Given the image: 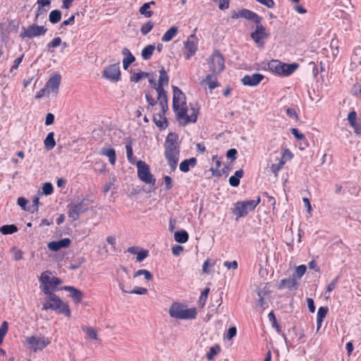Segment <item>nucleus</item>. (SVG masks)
<instances>
[{
  "instance_id": "nucleus-1",
  "label": "nucleus",
  "mask_w": 361,
  "mask_h": 361,
  "mask_svg": "<svg viewBox=\"0 0 361 361\" xmlns=\"http://www.w3.org/2000/svg\"><path fill=\"white\" fill-rule=\"evenodd\" d=\"M172 108L176 113V118L181 126H185L196 122L198 109L192 105L190 109L188 108L185 95L176 86H173Z\"/></svg>"
},
{
  "instance_id": "nucleus-2",
  "label": "nucleus",
  "mask_w": 361,
  "mask_h": 361,
  "mask_svg": "<svg viewBox=\"0 0 361 361\" xmlns=\"http://www.w3.org/2000/svg\"><path fill=\"white\" fill-rule=\"evenodd\" d=\"M164 155L169 166L174 171L176 169L180 156V142L176 133H170L166 139Z\"/></svg>"
},
{
  "instance_id": "nucleus-3",
  "label": "nucleus",
  "mask_w": 361,
  "mask_h": 361,
  "mask_svg": "<svg viewBox=\"0 0 361 361\" xmlns=\"http://www.w3.org/2000/svg\"><path fill=\"white\" fill-rule=\"evenodd\" d=\"M42 305V310H52L58 314H63L68 317L71 316L68 305L61 300L55 293L46 295Z\"/></svg>"
},
{
  "instance_id": "nucleus-4",
  "label": "nucleus",
  "mask_w": 361,
  "mask_h": 361,
  "mask_svg": "<svg viewBox=\"0 0 361 361\" xmlns=\"http://www.w3.org/2000/svg\"><path fill=\"white\" fill-rule=\"evenodd\" d=\"M169 78L164 68L162 67L159 70V77L157 85L155 87V90L158 94L159 106L161 107L164 111L169 109L167 93L164 88L165 86L169 85Z\"/></svg>"
},
{
  "instance_id": "nucleus-5",
  "label": "nucleus",
  "mask_w": 361,
  "mask_h": 361,
  "mask_svg": "<svg viewBox=\"0 0 361 361\" xmlns=\"http://www.w3.org/2000/svg\"><path fill=\"white\" fill-rule=\"evenodd\" d=\"M169 315L176 319H192L197 317V312L195 307L187 308L185 305L179 302H173L169 310Z\"/></svg>"
},
{
  "instance_id": "nucleus-6",
  "label": "nucleus",
  "mask_w": 361,
  "mask_h": 361,
  "mask_svg": "<svg viewBox=\"0 0 361 361\" xmlns=\"http://www.w3.org/2000/svg\"><path fill=\"white\" fill-rule=\"evenodd\" d=\"M260 197H257L256 200H250L246 201L237 202L233 209V213L237 217H243L246 216L250 212L254 210L260 202Z\"/></svg>"
},
{
  "instance_id": "nucleus-7",
  "label": "nucleus",
  "mask_w": 361,
  "mask_h": 361,
  "mask_svg": "<svg viewBox=\"0 0 361 361\" xmlns=\"http://www.w3.org/2000/svg\"><path fill=\"white\" fill-rule=\"evenodd\" d=\"M135 164L137 169V176L140 180L147 184L154 185L156 179L151 173L149 166L143 161H137Z\"/></svg>"
},
{
  "instance_id": "nucleus-8",
  "label": "nucleus",
  "mask_w": 361,
  "mask_h": 361,
  "mask_svg": "<svg viewBox=\"0 0 361 361\" xmlns=\"http://www.w3.org/2000/svg\"><path fill=\"white\" fill-rule=\"evenodd\" d=\"M22 30L23 31L20 33V37L22 39H30L43 36L47 32V29L43 25L32 24L27 27H23Z\"/></svg>"
},
{
  "instance_id": "nucleus-9",
  "label": "nucleus",
  "mask_w": 361,
  "mask_h": 361,
  "mask_svg": "<svg viewBox=\"0 0 361 361\" xmlns=\"http://www.w3.org/2000/svg\"><path fill=\"white\" fill-rule=\"evenodd\" d=\"M39 288L42 292H43L45 295L54 294L56 289L54 288L52 283V276L51 271H46L42 272L39 278Z\"/></svg>"
},
{
  "instance_id": "nucleus-10",
  "label": "nucleus",
  "mask_w": 361,
  "mask_h": 361,
  "mask_svg": "<svg viewBox=\"0 0 361 361\" xmlns=\"http://www.w3.org/2000/svg\"><path fill=\"white\" fill-rule=\"evenodd\" d=\"M224 59L219 51H215L211 56L209 71L214 75H218L224 71Z\"/></svg>"
},
{
  "instance_id": "nucleus-11",
  "label": "nucleus",
  "mask_w": 361,
  "mask_h": 361,
  "mask_svg": "<svg viewBox=\"0 0 361 361\" xmlns=\"http://www.w3.org/2000/svg\"><path fill=\"white\" fill-rule=\"evenodd\" d=\"M26 342L34 352H37L45 348L51 343V339L45 336H32L27 338Z\"/></svg>"
},
{
  "instance_id": "nucleus-12",
  "label": "nucleus",
  "mask_w": 361,
  "mask_h": 361,
  "mask_svg": "<svg viewBox=\"0 0 361 361\" xmlns=\"http://www.w3.org/2000/svg\"><path fill=\"white\" fill-rule=\"evenodd\" d=\"M67 207L68 215L73 221L78 220L80 214L87 210V205L85 203V200H81L77 204H69Z\"/></svg>"
},
{
  "instance_id": "nucleus-13",
  "label": "nucleus",
  "mask_w": 361,
  "mask_h": 361,
  "mask_svg": "<svg viewBox=\"0 0 361 361\" xmlns=\"http://www.w3.org/2000/svg\"><path fill=\"white\" fill-rule=\"evenodd\" d=\"M103 75L111 82H118L121 80V71L118 63L111 64L104 68Z\"/></svg>"
},
{
  "instance_id": "nucleus-14",
  "label": "nucleus",
  "mask_w": 361,
  "mask_h": 361,
  "mask_svg": "<svg viewBox=\"0 0 361 361\" xmlns=\"http://www.w3.org/2000/svg\"><path fill=\"white\" fill-rule=\"evenodd\" d=\"M286 158L291 159L293 158V154L288 149L284 150L283 153L280 157L276 158V163L271 164L270 166V170L274 174L276 178L278 177L279 171L283 168L286 163L284 160Z\"/></svg>"
},
{
  "instance_id": "nucleus-15",
  "label": "nucleus",
  "mask_w": 361,
  "mask_h": 361,
  "mask_svg": "<svg viewBox=\"0 0 361 361\" xmlns=\"http://www.w3.org/2000/svg\"><path fill=\"white\" fill-rule=\"evenodd\" d=\"M197 38L195 35H191L188 37L184 44V48L185 49L184 57L186 60H189L191 56L196 53L197 49Z\"/></svg>"
},
{
  "instance_id": "nucleus-16",
  "label": "nucleus",
  "mask_w": 361,
  "mask_h": 361,
  "mask_svg": "<svg viewBox=\"0 0 361 361\" xmlns=\"http://www.w3.org/2000/svg\"><path fill=\"white\" fill-rule=\"evenodd\" d=\"M269 36L266 28L262 25L261 22L256 24V28L254 32L251 33V37L258 44H262V39Z\"/></svg>"
},
{
  "instance_id": "nucleus-17",
  "label": "nucleus",
  "mask_w": 361,
  "mask_h": 361,
  "mask_svg": "<svg viewBox=\"0 0 361 361\" xmlns=\"http://www.w3.org/2000/svg\"><path fill=\"white\" fill-rule=\"evenodd\" d=\"M264 79V75L260 73H253L246 75L242 79L241 82L244 85L255 87L259 85Z\"/></svg>"
},
{
  "instance_id": "nucleus-18",
  "label": "nucleus",
  "mask_w": 361,
  "mask_h": 361,
  "mask_svg": "<svg viewBox=\"0 0 361 361\" xmlns=\"http://www.w3.org/2000/svg\"><path fill=\"white\" fill-rule=\"evenodd\" d=\"M61 78L60 75H54L47 82L45 85L46 90H48L50 93L57 94L59 92V85L61 84Z\"/></svg>"
},
{
  "instance_id": "nucleus-19",
  "label": "nucleus",
  "mask_w": 361,
  "mask_h": 361,
  "mask_svg": "<svg viewBox=\"0 0 361 361\" xmlns=\"http://www.w3.org/2000/svg\"><path fill=\"white\" fill-rule=\"evenodd\" d=\"M160 110L158 113H154L153 116V121L154 123L160 129H165L167 127V121L165 117V113L168 111H164L161 107L159 106Z\"/></svg>"
},
{
  "instance_id": "nucleus-20",
  "label": "nucleus",
  "mask_w": 361,
  "mask_h": 361,
  "mask_svg": "<svg viewBox=\"0 0 361 361\" xmlns=\"http://www.w3.org/2000/svg\"><path fill=\"white\" fill-rule=\"evenodd\" d=\"M71 243V241L69 238H65L58 241H51L49 243L47 247L51 251L57 252L61 248H66L69 247Z\"/></svg>"
},
{
  "instance_id": "nucleus-21",
  "label": "nucleus",
  "mask_w": 361,
  "mask_h": 361,
  "mask_svg": "<svg viewBox=\"0 0 361 361\" xmlns=\"http://www.w3.org/2000/svg\"><path fill=\"white\" fill-rule=\"evenodd\" d=\"M241 14L240 16H242V18L251 20L252 22L255 23V24H258L259 22H262V18L258 16L256 13L246 9V8H242L241 9Z\"/></svg>"
},
{
  "instance_id": "nucleus-22",
  "label": "nucleus",
  "mask_w": 361,
  "mask_h": 361,
  "mask_svg": "<svg viewBox=\"0 0 361 361\" xmlns=\"http://www.w3.org/2000/svg\"><path fill=\"white\" fill-rule=\"evenodd\" d=\"M279 288V289L287 288L289 290H296L298 288L297 279L293 276L292 278L283 279L280 282Z\"/></svg>"
},
{
  "instance_id": "nucleus-23",
  "label": "nucleus",
  "mask_w": 361,
  "mask_h": 361,
  "mask_svg": "<svg viewBox=\"0 0 361 361\" xmlns=\"http://www.w3.org/2000/svg\"><path fill=\"white\" fill-rule=\"evenodd\" d=\"M197 164V159L195 157H191L181 161L179 164V169L184 173L190 171V167L193 168Z\"/></svg>"
},
{
  "instance_id": "nucleus-24",
  "label": "nucleus",
  "mask_w": 361,
  "mask_h": 361,
  "mask_svg": "<svg viewBox=\"0 0 361 361\" xmlns=\"http://www.w3.org/2000/svg\"><path fill=\"white\" fill-rule=\"evenodd\" d=\"M63 289L70 292L71 298L75 302H80L83 297V293L73 286H64Z\"/></svg>"
},
{
  "instance_id": "nucleus-25",
  "label": "nucleus",
  "mask_w": 361,
  "mask_h": 361,
  "mask_svg": "<svg viewBox=\"0 0 361 361\" xmlns=\"http://www.w3.org/2000/svg\"><path fill=\"white\" fill-rule=\"evenodd\" d=\"M119 288L122 290L123 293H133L137 295H146L148 293V290L146 288L142 287H135L132 290H128L125 289V286L123 283L119 282L118 283Z\"/></svg>"
},
{
  "instance_id": "nucleus-26",
  "label": "nucleus",
  "mask_w": 361,
  "mask_h": 361,
  "mask_svg": "<svg viewBox=\"0 0 361 361\" xmlns=\"http://www.w3.org/2000/svg\"><path fill=\"white\" fill-rule=\"evenodd\" d=\"M360 65H361V48L357 47L351 56V68H356Z\"/></svg>"
},
{
  "instance_id": "nucleus-27",
  "label": "nucleus",
  "mask_w": 361,
  "mask_h": 361,
  "mask_svg": "<svg viewBox=\"0 0 361 361\" xmlns=\"http://www.w3.org/2000/svg\"><path fill=\"white\" fill-rule=\"evenodd\" d=\"M202 83L207 85L208 88L210 90H212L219 86V83L216 78L214 77V74H207L205 78L202 80Z\"/></svg>"
},
{
  "instance_id": "nucleus-28",
  "label": "nucleus",
  "mask_w": 361,
  "mask_h": 361,
  "mask_svg": "<svg viewBox=\"0 0 361 361\" xmlns=\"http://www.w3.org/2000/svg\"><path fill=\"white\" fill-rule=\"evenodd\" d=\"M298 67V65L297 63L287 64V63H282L280 75H282V76L290 75L296 70V68Z\"/></svg>"
},
{
  "instance_id": "nucleus-29",
  "label": "nucleus",
  "mask_w": 361,
  "mask_h": 361,
  "mask_svg": "<svg viewBox=\"0 0 361 361\" xmlns=\"http://www.w3.org/2000/svg\"><path fill=\"white\" fill-rule=\"evenodd\" d=\"M102 155L106 156L111 165H114L116 161V151L112 148H102L101 150Z\"/></svg>"
},
{
  "instance_id": "nucleus-30",
  "label": "nucleus",
  "mask_w": 361,
  "mask_h": 361,
  "mask_svg": "<svg viewBox=\"0 0 361 361\" xmlns=\"http://www.w3.org/2000/svg\"><path fill=\"white\" fill-rule=\"evenodd\" d=\"M178 29L176 26L171 27L162 36L161 41L170 42L178 34Z\"/></svg>"
},
{
  "instance_id": "nucleus-31",
  "label": "nucleus",
  "mask_w": 361,
  "mask_h": 361,
  "mask_svg": "<svg viewBox=\"0 0 361 361\" xmlns=\"http://www.w3.org/2000/svg\"><path fill=\"white\" fill-rule=\"evenodd\" d=\"M244 171L243 169L238 170L234 175L229 178V184L233 187H237L240 184V179L243 176Z\"/></svg>"
},
{
  "instance_id": "nucleus-32",
  "label": "nucleus",
  "mask_w": 361,
  "mask_h": 361,
  "mask_svg": "<svg viewBox=\"0 0 361 361\" xmlns=\"http://www.w3.org/2000/svg\"><path fill=\"white\" fill-rule=\"evenodd\" d=\"M54 137V133L50 132L48 133L44 141V147L48 150L52 149L56 146V142Z\"/></svg>"
},
{
  "instance_id": "nucleus-33",
  "label": "nucleus",
  "mask_w": 361,
  "mask_h": 361,
  "mask_svg": "<svg viewBox=\"0 0 361 361\" xmlns=\"http://www.w3.org/2000/svg\"><path fill=\"white\" fill-rule=\"evenodd\" d=\"M155 2L152 1L148 3L144 4L139 9L140 14L145 16L146 18H149L153 15V12L149 10L151 5H154Z\"/></svg>"
},
{
  "instance_id": "nucleus-34",
  "label": "nucleus",
  "mask_w": 361,
  "mask_h": 361,
  "mask_svg": "<svg viewBox=\"0 0 361 361\" xmlns=\"http://www.w3.org/2000/svg\"><path fill=\"white\" fill-rule=\"evenodd\" d=\"M188 233L184 230L176 231L174 233V239L177 243H185L188 240Z\"/></svg>"
},
{
  "instance_id": "nucleus-35",
  "label": "nucleus",
  "mask_w": 361,
  "mask_h": 361,
  "mask_svg": "<svg viewBox=\"0 0 361 361\" xmlns=\"http://www.w3.org/2000/svg\"><path fill=\"white\" fill-rule=\"evenodd\" d=\"M155 49V46L153 44H149L146 46L141 52V56L144 60H149L151 59L152 56Z\"/></svg>"
},
{
  "instance_id": "nucleus-36",
  "label": "nucleus",
  "mask_w": 361,
  "mask_h": 361,
  "mask_svg": "<svg viewBox=\"0 0 361 361\" xmlns=\"http://www.w3.org/2000/svg\"><path fill=\"white\" fill-rule=\"evenodd\" d=\"M213 160L215 161V166H212L210 169L212 175L213 176L221 177L223 176V173L219 169L221 166V161L217 158V157L215 156L213 157Z\"/></svg>"
},
{
  "instance_id": "nucleus-37",
  "label": "nucleus",
  "mask_w": 361,
  "mask_h": 361,
  "mask_svg": "<svg viewBox=\"0 0 361 361\" xmlns=\"http://www.w3.org/2000/svg\"><path fill=\"white\" fill-rule=\"evenodd\" d=\"M282 66V63H281L278 60H271L268 63L269 69L272 72L277 75H280L281 68Z\"/></svg>"
},
{
  "instance_id": "nucleus-38",
  "label": "nucleus",
  "mask_w": 361,
  "mask_h": 361,
  "mask_svg": "<svg viewBox=\"0 0 361 361\" xmlns=\"http://www.w3.org/2000/svg\"><path fill=\"white\" fill-rule=\"evenodd\" d=\"M268 318H269V322L271 323V326L272 327H274V329H276V331L281 334L283 338L286 340V335L285 334L283 333H281V328L279 326V325L278 324L277 322H276V317L274 314L273 312H271L268 314Z\"/></svg>"
},
{
  "instance_id": "nucleus-39",
  "label": "nucleus",
  "mask_w": 361,
  "mask_h": 361,
  "mask_svg": "<svg viewBox=\"0 0 361 361\" xmlns=\"http://www.w3.org/2000/svg\"><path fill=\"white\" fill-rule=\"evenodd\" d=\"M18 231V227L14 224L4 225L0 228V232L4 235L13 234Z\"/></svg>"
},
{
  "instance_id": "nucleus-40",
  "label": "nucleus",
  "mask_w": 361,
  "mask_h": 361,
  "mask_svg": "<svg viewBox=\"0 0 361 361\" xmlns=\"http://www.w3.org/2000/svg\"><path fill=\"white\" fill-rule=\"evenodd\" d=\"M61 19V12L59 10H53L50 12L49 20L52 24L59 23Z\"/></svg>"
},
{
  "instance_id": "nucleus-41",
  "label": "nucleus",
  "mask_w": 361,
  "mask_h": 361,
  "mask_svg": "<svg viewBox=\"0 0 361 361\" xmlns=\"http://www.w3.org/2000/svg\"><path fill=\"white\" fill-rule=\"evenodd\" d=\"M221 350L220 346L219 345H216L212 346L209 348V351L207 353L206 357L208 360H213L214 357Z\"/></svg>"
},
{
  "instance_id": "nucleus-42",
  "label": "nucleus",
  "mask_w": 361,
  "mask_h": 361,
  "mask_svg": "<svg viewBox=\"0 0 361 361\" xmlns=\"http://www.w3.org/2000/svg\"><path fill=\"white\" fill-rule=\"evenodd\" d=\"M151 75V73H146L143 71H140L138 73H134V75L130 78V80L134 82H138L142 78H147Z\"/></svg>"
},
{
  "instance_id": "nucleus-43",
  "label": "nucleus",
  "mask_w": 361,
  "mask_h": 361,
  "mask_svg": "<svg viewBox=\"0 0 361 361\" xmlns=\"http://www.w3.org/2000/svg\"><path fill=\"white\" fill-rule=\"evenodd\" d=\"M154 26V23L149 20L142 25L140 32L142 34V35H147L152 30Z\"/></svg>"
},
{
  "instance_id": "nucleus-44",
  "label": "nucleus",
  "mask_w": 361,
  "mask_h": 361,
  "mask_svg": "<svg viewBox=\"0 0 361 361\" xmlns=\"http://www.w3.org/2000/svg\"><path fill=\"white\" fill-rule=\"evenodd\" d=\"M126 149L128 161L133 164H135V158L133 157V152L131 143H128L126 145Z\"/></svg>"
},
{
  "instance_id": "nucleus-45",
  "label": "nucleus",
  "mask_w": 361,
  "mask_h": 361,
  "mask_svg": "<svg viewBox=\"0 0 361 361\" xmlns=\"http://www.w3.org/2000/svg\"><path fill=\"white\" fill-rule=\"evenodd\" d=\"M122 54L123 55V59L130 63L135 61V58L132 54L128 48H123L122 50Z\"/></svg>"
},
{
  "instance_id": "nucleus-46",
  "label": "nucleus",
  "mask_w": 361,
  "mask_h": 361,
  "mask_svg": "<svg viewBox=\"0 0 361 361\" xmlns=\"http://www.w3.org/2000/svg\"><path fill=\"white\" fill-rule=\"evenodd\" d=\"M141 275H144L145 278L147 281H150L152 279V274L146 269H139L136 272H135L133 277L136 278Z\"/></svg>"
},
{
  "instance_id": "nucleus-47",
  "label": "nucleus",
  "mask_w": 361,
  "mask_h": 361,
  "mask_svg": "<svg viewBox=\"0 0 361 361\" xmlns=\"http://www.w3.org/2000/svg\"><path fill=\"white\" fill-rule=\"evenodd\" d=\"M306 270L307 267L305 265L302 264L298 266L295 268V274L293 276H295V279H300L305 274Z\"/></svg>"
},
{
  "instance_id": "nucleus-48",
  "label": "nucleus",
  "mask_w": 361,
  "mask_h": 361,
  "mask_svg": "<svg viewBox=\"0 0 361 361\" xmlns=\"http://www.w3.org/2000/svg\"><path fill=\"white\" fill-rule=\"evenodd\" d=\"M82 330L90 338L94 339L95 341L98 340L97 331L93 328L87 326L85 328H82Z\"/></svg>"
},
{
  "instance_id": "nucleus-49",
  "label": "nucleus",
  "mask_w": 361,
  "mask_h": 361,
  "mask_svg": "<svg viewBox=\"0 0 361 361\" xmlns=\"http://www.w3.org/2000/svg\"><path fill=\"white\" fill-rule=\"evenodd\" d=\"M42 192L45 195H49L53 193L54 187L49 182L44 183L42 187Z\"/></svg>"
},
{
  "instance_id": "nucleus-50",
  "label": "nucleus",
  "mask_w": 361,
  "mask_h": 361,
  "mask_svg": "<svg viewBox=\"0 0 361 361\" xmlns=\"http://www.w3.org/2000/svg\"><path fill=\"white\" fill-rule=\"evenodd\" d=\"M328 310L329 309L327 307H320L317 312V319L319 321H323L328 312Z\"/></svg>"
},
{
  "instance_id": "nucleus-51",
  "label": "nucleus",
  "mask_w": 361,
  "mask_h": 361,
  "mask_svg": "<svg viewBox=\"0 0 361 361\" xmlns=\"http://www.w3.org/2000/svg\"><path fill=\"white\" fill-rule=\"evenodd\" d=\"M8 322H3L0 327V344L3 342L4 338L8 331Z\"/></svg>"
},
{
  "instance_id": "nucleus-52",
  "label": "nucleus",
  "mask_w": 361,
  "mask_h": 361,
  "mask_svg": "<svg viewBox=\"0 0 361 361\" xmlns=\"http://www.w3.org/2000/svg\"><path fill=\"white\" fill-rule=\"evenodd\" d=\"M51 93L49 92V90H46V86H44V88H42V90H40L39 91H38L37 92V94L35 95V98L39 99L42 98L44 96L49 97V95Z\"/></svg>"
},
{
  "instance_id": "nucleus-53",
  "label": "nucleus",
  "mask_w": 361,
  "mask_h": 361,
  "mask_svg": "<svg viewBox=\"0 0 361 361\" xmlns=\"http://www.w3.org/2000/svg\"><path fill=\"white\" fill-rule=\"evenodd\" d=\"M32 206L31 212L34 213L38 211V205L39 204V196H34L32 197Z\"/></svg>"
},
{
  "instance_id": "nucleus-54",
  "label": "nucleus",
  "mask_w": 361,
  "mask_h": 361,
  "mask_svg": "<svg viewBox=\"0 0 361 361\" xmlns=\"http://www.w3.org/2000/svg\"><path fill=\"white\" fill-rule=\"evenodd\" d=\"M356 112L353 111H350L348 115V120L350 126H355L356 123Z\"/></svg>"
},
{
  "instance_id": "nucleus-55",
  "label": "nucleus",
  "mask_w": 361,
  "mask_h": 361,
  "mask_svg": "<svg viewBox=\"0 0 361 361\" xmlns=\"http://www.w3.org/2000/svg\"><path fill=\"white\" fill-rule=\"evenodd\" d=\"M145 98L147 101V102L149 103V104L152 106V107H154V106H156L157 104L159 105V101H158V99L157 100H155L152 96L151 94H149V93H146L145 94Z\"/></svg>"
},
{
  "instance_id": "nucleus-56",
  "label": "nucleus",
  "mask_w": 361,
  "mask_h": 361,
  "mask_svg": "<svg viewBox=\"0 0 361 361\" xmlns=\"http://www.w3.org/2000/svg\"><path fill=\"white\" fill-rule=\"evenodd\" d=\"M61 44V39L59 37H55L51 42L48 43V48H55Z\"/></svg>"
},
{
  "instance_id": "nucleus-57",
  "label": "nucleus",
  "mask_w": 361,
  "mask_h": 361,
  "mask_svg": "<svg viewBox=\"0 0 361 361\" xmlns=\"http://www.w3.org/2000/svg\"><path fill=\"white\" fill-rule=\"evenodd\" d=\"M290 132L297 140H305V135L301 133L297 128H292Z\"/></svg>"
},
{
  "instance_id": "nucleus-58",
  "label": "nucleus",
  "mask_w": 361,
  "mask_h": 361,
  "mask_svg": "<svg viewBox=\"0 0 361 361\" xmlns=\"http://www.w3.org/2000/svg\"><path fill=\"white\" fill-rule=\"evenodd\" d=\"M338 279V276L336 277L333 281H331V283L327 286L325 294L327 293H331L335 288L337 284Z\"/></svg>"
},
{
  "instance_id": "nucleus-59",
  "label": "nucleus",
  "mask_w": 361,
  "mask_h": 361,
  "mask_svg": "<svg viewBox=\"0 0 361 361\" xmlns=\"http://www.w3.org/2000/svg\"><path fill=\"white\" fill-rule=\"evenodd\" d=\"M257 2L265 6L268 8H272L275 6L274 0H256Z\"/></svg>"
},
{
  "instance_id": "nucleus-60",
  "label": "nucleus",
  "mask_w": 361,
  "mask_h": 361,
  "mask_svg": "<svg viewBox=\"0 0 361 361\" xmlns=\"http://www.w3.org/2000/svg\"><path fill=\"white\" fill-rule=\"evenodd\" d=\"M209 292V288H207L201 293V295L200 297V302L202 304V305H204L206 302Z\"/></svg>"
},
{
  "instance_id": "nucleus-61",
  "label": "nucleus",
  "mask_w": 361,
  "mask_h": 361,
  "mask_svg": "<svg viewBox=\"0 0 361 361\" xmlns=\"http://www.w3.org/2000/svg\"><path fill=\"white\" fill-rule=\"evenodd\" d=\"M23 57H24V55H21L20 57H18L14 60L13 65L12 66V67L10 70L11 72H13V70H16L18 68V66L21 63Z\"/></svg>"
},
{
  "instance_id": "nucleus-62",
  "label": "nucleus",
  "mask_w": 361,
  "mask_h": 361,
  "mask_svg": "<svg viewBox=\"0 0 361 361\" xmlns=\"http://www.w3.org/2000/svg\"><path fill=\"white\" fill-rule=\"evenodd\" d=\"M224 267H226L228 269H236L238 268V262L234 260L233 262L226 261L224 263Z\"/></svg>"
},
{
  "instance_id": "nucleus-63",
  "label": "nucleus",
  "mask_w": 361,
  "mask_h": 361,
  "mask_svg": "<svg viewBox=\"0 0 361 361\" xmlns=\"http://www.w3.org/2000/svg\"><path fill=\"white\" fill-rule=\"evenodd\" d=\"M237 334V330L235 326L230 327L228 329L227 334H226V338L230 340L233 338Z\"/></svg>"
},
{
  "instance_id": "nucleus-64",
  "label": "nucleus",
  "mask_w": 361,
  "mask_h": 361,
  "mask_svg": "<svg viewBox=\"0 0 361 361\" xmlns=\"http://www.w3.org/2000/svg\"><path fill=\"white\" fill-rule=\"evenodd\" d=\"M237 154H238L237 150L234 148H232L227 151L226 156L228 158H230L232 160H235L236 159Z\"/></svg>"
}]
</instances>
